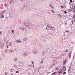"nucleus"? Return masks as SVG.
I'll list each match as a JSON object with an SVG mask.
<instances>
[{
    "label": "nucleus",
    "mask_w": 75,
    "mask_h": 75,
    "mask_svg": "<svg viewBox=\"0 0 75 75\" xmlns=\"http://www.w3.org/2000/svg\"><path fill=\"white\" fill-rule=\"evenodd\" d=\"M12 43V41H11L9 42L8 43V44L6 45L7 47L6 48H8V46H10V47H11V46Z\"/></svg>",
    "instance_id": "1"
},
{
    "label": "nucleus",
    "mask_w": 75,
    "mask_h": 75,
    "mask_svg": "<svg viewBox=\"0 0 75 75\" xmlns=\"http://www.w3.org/2000/svg\"><path fill=\"white\" fill-rule=\"evenodd\" d=\"M62 69L60 70L58 72V74L59 75H60L62 74Z\"/></svg>",
    "instance_id": "2"
},
{
    "label": "nucleus",
    "mask_w": 75,
    "mask_h": 75,
    "mask_svg": "<svg viewBox=\"0 0 75 75\" xmlns=\"http://www.w3.org/2000/svg\"><path fill=\"white\" fill-rule=\"evenodd\" d=\"M4 45V43L3 42H1L0 43V47L2 48L3 47V46Z\"/></svg>",
    "instance_id": "3"
},
{
    "label": "nucleus",
    "mask_w": 75,
    "mask_h": 75,
    "mask_svg": "<svg viewBox=\"0 0 75 75\" xmlns=\"http://www.w3.org/2000/svg\"><path fill=\"white\" fill-rule=\"evenodd\" d=\"M13 0H11L9 2V3L10 4L12 5L14 4V1Z\"/></svg>",
    "instance_id": "4"
},
{
    "label": "nucleus",
    "mask_w": 75,
    "mask_h": 75,
    "mask_svg": "<svg viewBox=\"0 0 75 75\" xmlns=\"http://www.w3.org/2000/svg\"><path fill=\"white\" fill-rule=\"evenodd\" d=\"M50 28L51 29V30L52 31H55V28H54V27H52V26H50Z\"/></svg>",
    "instance_id": "5"
},
{
    "label": "nucleus",
    "mask_w": 75,
    "mask_h": 75,
    "mask_svg": "<svg viewBox=\"0 0 75 75\" xmlns=\"http://www.w3.org/2000/svg\"><path fill=\"white\" fill-rule=\"evenodd\" d=\"M4 6L6 7H8V4L5 3L4 4Z\"/></svg>",
    "instance_id": "6"
},
{
    "label": "nucleus",
    "mask_w": 75,
    "mask_h": 75,
    "mask_svg": "<svg viewBox=\"0 0 75 75\" xmlns=\"http://www.w3.org/2000/svg\"><path fill=\"white\" fill-rule=\"evenodd\" d=\"M63 65L65 66V64H66V63H67V61L65 60H64L63 61Z\"/></svg>",
    "instance_id": "7"
},
{
    "label": "nucleus",
    "mask_w": 75,
    "mask_h": 75,
    "mask_svg": "<svg viewBox=\"0 0 75 75\" xmlns=\"http://www.w3.org/2000/svg\"><path fill=\"white\" fill-rule=\"evenodd\" d=\"M6 11L5 10H2L1 11V13H2V14H4L5 12Z\"/></svg>",
    "instance_id": "8"
},
{
    "label": "nucleus",
    "mask_w": 75,
    "mask_h": 75,
    "mask_svg": "<svg viewBox=\"0 0 75 75\" xmlns=\"http://www.w3.org/2000/svg\"><path fill=\"white\" fill-rule=\"evenodd\" d=\"M0 18H4V15L0 13Z\"/></svg>",
    "instance_id": "9"
},
{
    "label": "nucleus",
    "mask_w": 75,
    "mask_h": 75,
    "mask_svg": "<svg viewBox=\"0 0 75 75\" xmlns=\"http://www.w3.org/2000/svg\"><path fill=\"white\" fill-rule=\"evenodd\" d=\"M25 56H27L28 55V53L27 52H26L25 53Z\"/></svg>",
    "instance_id": "10"
},
{
    "label": "nucleus",
    "mask_w": 75,
    "mask_h": 75,
    "mask_svg": "<svg viewBox=\"0 0 75 75\" xmlns=\"http://www.w3.org/2000/svg\"><path fill=\"white\" fill-rule=\"evenodd\" d=\"M72 54L71 53V52H70L69 53V58H71V54Z\"/></svg>",
    "instance_id": "11"
},
{
    "label": "nucleus",
    "mask_w": 75,
    "mask_h": 75,
    "mask_svg": "<svg viewBox=\"0 0 75 75\" xmlns=\"http://www.w3.org/2000/svg\"><path fill=\"white\" fill-rule=\"evenodd\" d=\"M56 64H57V62H56V61H55L53 63V64H52V65L53 66L55 65H56Z\"/></svg>",
    "instance_id": "12"
},
{
    "label": "nucleus",
    "mask_w": 75,
    "mask_h": 75,
    "mask_svg": "<svg viewBox=\"0 0 75 75\" xmlns=\"http://www.w3.org/2000/svg\"><path fill=\"white\" fill-rule=\"evenodd\" d=\"M9 49H6L5 51V53H7V52H8V51H9Z\"/></svg>",
    "instance_id": "13"
},
{
    "label": "nucleus",
    "mask_w": 75,
    "mask_h": 75,
    "mask_svg": "<svg viewBox=\"0 0 75 75\" xmlns=\"http://www.w3.org/2000/svg\"><path fill=\"white\" fill-rule=\"evenodd\" d=\"M33 52L34 54H37V51L36 50H34Z\"/></svg>",
    "instance_id": "14"
},
{
    "label": "nucleus",
    "mask_w": 75,
    "mask_h": 75,
    "mask_svg": "<svg viewBox=\"0 0 75 75\" xmlns=\"http://www.w3.org/2000/svg\"><path fill=\"white\" fill-rule=\"evenodd\" d=\"M50 6L52 8H53V9H54V7H53V6H52V5H51V4L50 5Z\"/></svg>",
    "instance_id": "15"
},
{
    "label": "nucleus",
    "mask_w": 75,
    "mask_h": 75,
    "mask_svg": "<svg viewBox=\"0 0 75 75\" xmlns=\"http://www.w3.org/2000/svg\"><path fill=\"white\" fill-rule=\"evenodd\" d=\"M63 70H64V71H66V69H67L66 67H65V66H64L63 67Z\"/></svg>",
    "instance_id": "16"
},
{
    "label": "nucleus",
    "mask_w": 75,
    "mask_h": 75,
    "mask_svg": "<svg viewBox=\"0 0 75 75\" xmlns=\"http://www.w3.org/2000/svg\"><path fill=\"white\" fill-rule=\"evenodd\" d=\"M57 58H58V57H56L54 58L53 59V61H55L56 59H57Z\"/></svg>",
    "instance_id": "17"
},
{
    "label": "nucleus",
    "mask_w": 75,
    "mask_h": 75,
    "mask_svg": "<svg viewBox=\"0 0 75 75\" xmlns=\"http://www.w3.org/2000/svg\"><path fill=\"white\" fill-rule=\"evenodd\" d=\"M20 28L21 30H23V31H24V28H22V27H21V28Z\"/></svg>",
    "instance_id": "18"
},
{
    "label": "nucleus",
    "mask_w": 75,
    "mask_h": 75,
    "mask_svg": "<svg viewBox=\"0 0 75 75\" xmlns=\"http://www.w3.org/2000/svg\"><path fill=\"white\" fill-rule=\"evenodd\" d=\"M46 27H47V26H46L45 25H44L43 26V28H44V29H45Z\"/></svg>",
    "instance_id": "19"
},
{
    "label": "nucleus",
    "mask_w": 75,
    "mask_h": 75,
    "mask_svg": "<svg viewBox=\"0 0 75 75\" xmlns=\"http://www.w3.org/2000/svg\"><path fill=\"white\" fill-rule=\"evenodd\" d=\"M46 29L47 30H49V29H50V27L48 26H47Z\"/></svg>",
    "instance_id": "20"
},
{
    "label": "nucleus",
    "mask_w": 75,
    "mask_h": 75,
    "mask_svg": "<svg viewBox=\"0 0 75 75\" xmlns=\"http://www.w3.org/2000/svg\"><path fill=\"white\" fill-rule=\"evenodd\" d=\"M14 60L15 62H16V61H17V59L15 58L14 59Z\"/></svg>",
    "instance_id": "21"
},
{
    "label": "nucleus",
    "mask_w": 75,
    "mask_h": 75,
    "mask_svg": "<svg viewBox=\"0 0 75 75\" xmlns=\"http://www.w3.org/2000/svg\"><path fill=\"white\" fill-rule=\"evenodd\" d=\"M44 66L43 65H42L40 67V68H44Z\"/></svg>",
    "instance_id": "22"
},
{
    "label": "nucleus",
    "mask_w": 75,
    "mask_h": 75,
    "mask_svg": "<svg viewBox=\"0 0 75 75\" xmlns=\"http://www.w3.org/2000/svg\"><path fill=\"white\" fill-rule=\"evenodd\" d=\"M14 67L15 68H16V69H17V65H14Z\"/></svg>",
    "instance_id": "23"
},
{
    "label": "nucleus",
    "mask_w": 75,
    "mask_h": 75,
    "mask_svg": "<svg viewBox=\"0 0 75 75\" xmlns=\"http://www.w3.org/2000/svg\"><path fill=\"white\" fill-rule=\"evenodd\" d=\"M11 34H14V30H12L11 32Z\"/></svg>",
    "instance_id": "24"
},
{
    "label": "nucleus",
    "mask_w": 75,
    "mask_h": 75,
    "mask_svg": "<svg viewBox=\"0 0 75 75\" xmlns=\"http://www.w3.org/2000/svg\"><path fill=\"white\" fill-rule=\"evenodd\" d=\"M23 40L24 41H26L27 40V38H23Z\"/></svg>",
    "instance_id": "25"
},
{
    "label": "nucleus",
    "mask_w": 75,
    "mask_h": 75,
    "mask_svg": "<svg viewBox=\"0 0 75 75\" xmlns=\"http://www.w3.org/2000/svg\"><path fill=\"white\" fill-rule=\"evenodd\" d=\"M25 24L26 25H28V23H27V22H25Z\"/></svg>",
    "instance_id": "26"
},
{
    "label": "nucleus",
    "mask_w": 75,
    "mask_h": 75,
    "mask_svg": "<svg viewBox=\"0 0 75 75\" xmlns=\"http://www.w3.org/2000/svg\"><path fill=\"white\" fill-rule=\"evenodd\" d=\"M16 42H20V40H16Z\"/></svg>",
    "instance_id": "27"
},
{
    "label": "nucleus",
    "mask_w": 75,
    "mask_h": 75,
    "mask_svg": "<svg viewBox=\"0 0 75 75\" xmlns=\"http://www.w3.org/2000/svg\"><path fill=\"white\" fill-rule=\"evenodd\" d=\"M71 71V67L70 66L69 67L68 71Z\"/></svg>",
    "instance_id": "28"
},
{
    "label": "nucleus",
    "mask_w": 75,
    "mask_h": 75,
    "mask_svg": "<svg viewBox=\"0 0 75 75\" xmlns=\"http://www.w3.org/2000/svg\"><path fill=\"white\" fill-rule=\"evenodd\" d=\"M10 52H11L12 53H13V52H14V51H13V50H11V51H10Z\"/></svg>",
    "instance_id": "29"
},
{
    "label": "nucleus",
    "mask_w": 75,
    "mask_h": 75,
    "mask_svg": "<svg viewBox=\"0 0 75 75\" xmlns=\"http://www.w3.org/2000/svg\"><path fill=\"white\" fill-rule=\"evenodd\" d=\"M17 69H18V70L19 71H21V69L17 68Z\"/></svg>",
    "instance_id": "30"
},
{
    "label": "nucleus",
    "mask_w": 75,
    "mask_h": 75,
    "mask_svg": "<svg viewBox=\"0 0 75 75\" xmlns=\"http://www.w3.org/2000/svg\"><path fill=\"white\" fill-rule=\"evenodd\" d=\"M21 1H22V2H24V1H25V0H20Z\"/></svg>",
    "instance_id": "31"
},
{
    "label": "nucleus",
    "mask_w": 75,
    "mask_h": 75,
    "mask_svg": "<svg viewBox=\"0 0 75 75\" xmlns=\"http://www.w3.org/2000/svg\"><path fill=\"white\" fill-rule=\"evenodd\" d=\"M56 74V72H54L52 74V75H55Z\"/></svg>",
    "instance_id": "32"
},
{
    "label": "nucleus",
    "mask_w": 75,
    "mask_h": 75,
    "mask_svg": "<svg viewBox=\"0 0 75 75\" xmlns=\"http://www.w3.org/2000/svg\"><path fill=\"white\" fill-rule=\"evenodd\" d=\"M66 74V72H64L63 73V75H65Z\"/></svg>",
    "instance_id": "33"
},
{
    "label": "nucleus",
    "mask_w": 75,
    "mask_h": 75,
    "mask_svg": "<svg viewBox=\"0 0 75 75\" xmlns=\"http://www.w3.org/2000/svg\"><path fill=\"white\" fill-rule=\"evenodd\" d=\"M16 72L17 74H18V73H19V71H16Z\"/></svg>",
    "instance_id": "34"
},
{
    "label": "nucleus",
    "mask_w": 75,
    "mask_h": 75,
    "mask_svg": "<svg viewBox=\"0 0 75 75\" xmlns=\"http://www.w3.org/2000/svg\"><path fill=\"white\" fill-rule=\"evenodd\" d=\"M65 51V52H68V50H66Z\"/></svg>",
    "instance_id": "35"
},
{
    "label": "nucleus",
    "mask_w": 75,
    "mask_h": 75,
    "mask_svg": "<svg viewBox=\"0 0 75 75\" xmlns=\"http://www.w3.org/2000/svg\"><path fill=\"white\" fill-rule=\"evenodd\" d=\"M70 3H73V1H72V0H70Z\"/></svg>",
    "instance_id": "36"
},
{
    "label": "nucleus",
    "mask_w": 75,
    "mask_h": 75,
    "mask_svg": "<svg viewBox=\"0 0 75 75\" xmlns=\"http://www.w3.org/2000/svg\"><path fill=\"white\" fill-rule=\"evenodd\" d=\"M60 7H61V8H64L63 6H62V5H61Z\"/></svg>",
    "instance_id": "37"
},
{
    "label": "nucleus",
    "mask_w": 75,
    "mask_h": 75,
    "mask_svg": "<svg viewBox=\"0 0 75 75\" xmlns=\"http://www.w3.org/2000/svg\"><path fill=\"white\" fill-rule=\"evenodd\" d=\"M52 13H55V12H54V10H52Z\"/></svg>",
    "instance_id": "38"
},
{
    "label": "nucleus",
    "mask_w": 75,
    "mask_h": 75,
    "mask_svg": "<svg viewBox=\"0 0 75 75\" xmlns=\"http://www.w3.org/2000/svg\"><path fill=\"white\" fill-rule=\"evenodd\" d=\"M64 12L65 14H67V11H64Z\"/></svg>",
    "instance_id": "39"
},
{
    "label": "nucleus",
    "mask_w": 75,
    "mask_h": 75,
    "mask_svg": "<svg viewBox=\"0 0 75 75\" xmlns=\"http://www.w3.org/2000/svg\"><path fill=\"white\" fill-rule=\"evenodd\" d=\"M32 64H33V65H34V62L33 61H32V62H31Z\"/></svg>",
    "instance_id": "40"
},
{
    "label": "nucleus",
    "mask_w": 75,
    "mask_h": 75,
    "mask_svg": "<svg viewBox=\"0 0 75 75\" xmlns=\"http://www.w3.org/2000/svg\"><path fill=\"white\" fill-rule=\"evenodd\" d=\"M59 69V68L58 67H57L56 69V70H58V69Z\"/></svg>",
    "instance_id": "41"
},
{
    "label": "nucleus",
    "mask_w": 75,
    "mask_h": 75,
    "mask_svg": "<svg viewBox=\"0 0 75 75\" xmlns=\"http://www.w3.org/2000/svg\"><path fill=\"white\" fill-rule=\"evenodd\" d=\"M73 18H75V14H74L73 15Z\"/></svg>",
    "instance_id": "42"
},
{
    "label": "nucleus",
    "mask_w": 75,
    "mask_h": 75,
    "mask_svg": "<svg viewBox=\"0 0 75 75\" xmlns=\"http://www.w3.org/2000/svg\"><path fill=\"white\" fill-rule=\"evenodd\" d=\"M19 63H21V64H22V62H21V61H19Z\"/></svg>",
    "instance_id": "43"
},
{
    "label": "nucleus",
    "mask_w": 75,
    "mask_h": 75,
    "mask_svg": "<svg viewBox=\"0 0 75 75\" xmlns=\"http://www.w3.org/2000/svg\"><path fill=\"white\" fill-rule=\"evenodd\" d=\"M72 24H74V21H73L71 22Z\"/></svg>",
    "instance_id": "44"
},
{
    "label": "nucleus",
    "mask_w": 75,
    "mask_h": 75,
    "mask_svg": "<svg viewBox=\"0 0 75 75\" xmlns=\"http://www.w3.org/2000/svg\"><path fill=\"white\" fill-rule=\"evenodd\" d=\"M69 31L66 30L65 31V32H69Z\"/></svg>",
    "instance_id": "45"
},
{
    "label": "nucleus",
    "mask_w": 75,
    "mask_h": 75,
    "mask_svg": "<svg viewBox=\"0 0 75 75\" xmlns=\"http://www.w3.org/2000/svg\"><path fill=\"white\" fill-rule=\"evenodd\" d=\"M43 60L41 62V64H42L43 63Z\"/></svg>",
    "instance_id": "46"
},
{
    "label": "nucleus",
    "mask_w": 75,
    "mask_h": 75,
    "mask_svg": "<svg viewBox=\"0 0 75 75\" xmlns=\"http://www.w3.org/2000/svg\"><path fill=\"white\" fill-rule=\"evenodd\" d=\"M1 33H2V32L1 31L0 32V34H1Z\"/></svg>",
    "instance_id": "47"
},
{
    "label": "nucleus",
    "mask_w": 75,
    "mask_h": 75,
    "mask_svg": "<svg viewBox=\"0 0 75 75\" xmlns=\"http://www.w3.org/2000/svg\"><path fill=\"white\" fill-rule=\"evenodd\" d=\"M74 12L75 13V8H74Z\"/></svg>",
    "instance_id": "48"
},
{
    "label": "nucleus",
    "mask_w": 75,
    "mask_h": 75,
    "mask_svg": "<svg viewBox=\"0 0 75 75\" xmlns=\"http://www.w3.org/2000/svg\"><path fill=\"white\" fill-rule=\"evenodd\" d=\"M33 68H34V66L33 65Z\"/></svg>",
    "instance_id": "49"
},
{
    "label": "nucleus",
    "mask_w": 75,
    "mask_h": 75,
    "mask_svg": "<svg viewBox=\"0 0 75 75\" xmlns=\"http://www.w3.org/2000/svg\"><path fill=\"white\" fill-rule=\"evenodd\" d=\"M67 23H66V22H65V25H67Z\"/></svg>",
    "instance_id": "50"
},
{
    "label": "nucleus",
    "mask_w": 75,
    "mask_h": 75,
    "mask_svg": "<svg viewBox=\"0 0 75 75\" xmlns=\"http://www.w3.org/2000/svg\"><path fill=\"white\" fill-rule=\"evenodd\" d=\"M16 42V44H18V42Z\"/></svg>",
    "instance_id": "51"
},
{
    "label": "nucleus",
    "mask_w": 75,
    "mask_h": 75,
    "mask_svg": "<svg viewBox=\"0 0 75 75\" xmlns=\"http://www.w3.org/2000/svg\"><path fill=\"white\" fill-rule=\"evenodd\" d=\"M29 66H30V67H31L32 65H29Z\"/></svg>",
    "instance_id": "52"
},
{
    "label": "nucleus",
    "mask_w": 75,
    "mask_h": 75,
    "mask_svg": "<svg viewBox=\"0 0 75 75\" xmlns=\"http://www.w3.org/2000/svg\"><path fill=\"white\" fill-rule=\"evenodd\" d=\"M5 74V75H7V73H6Z\"/></svg>",
    "instance_id": "53"
},
{
    "label": "nucleus",
    "mask_w": 75,
    "mask_h": 75,
    "mask_svg": "<svg viewBox=\"0 0 75 75\" xmlns=\"http://www.w3.org/2000/svg\"><path fill=\"white\" fill-rule=\"evenodd\" d=\"M44 42H45V40H44Z\"/></svg>",
    "instance_id": "54"
},
{
    "label": "nucleus",
    "mask_w": 75,
    "mask_h": 75,
    "mask_svg": "<svg viewBox=\"0 0 75 75\" xmlns=\"http://www.w3.org/2000/svg\"><path fill=\"white\" fill-rule=\"evenodd\" d=\"M74 8H75V6H74Z\"/></svg>",
    "instance_id": "55"
},
{
    "label": "nucleus",
    "mask_w": 75,
    "mask_h": 75,
    "mask_svg": "<svg viewBox=\"0 0 75 75\" xmlns=\"http://www.w3.org/2000/svg\"><path fill=\"white\" fill-rule=\"evenodd\" d=\"M1 60V58H0V61Z\"/></svg>",
    "instance_id": "56"
},
{
    "label": "nucleus",
    "mask_w": 75,
    "mask_h": 75,
    "mask_svg": "<svg viewBox=\"0 0 75 75\" xmlns=\"http://www.w3.org/2000/svg\"><path fill=\"white\" fill-rule=\"evenodd\" d=\"M74 74H75V72H74Z\"/></svg>",
    "instance_id": "57"
},
{
    "label": "nucleus",
    "mask_w": 75,
    "mask_h": 75,
    "mask_svg": "<svg viewBox=\"0 0 75 75\" xmlns=\"http://www.w3.org/2000/svg\"><path fill=\"white\" fill-rule=\"evenodd\" d=\"M9 16H10V14H9Z\"/></svg>",
    "instance_id": "58"
},
{
    "label": "nucleus",
    "mask_w": 75,
    "mask_h": 75,
    "mask_svg": "<svg viewBox=\"0 0 75 75\" xmlns=\"http://www.w3.org/2000/svg\"><path fill=\"white\" fill-rule=\"evenodd\" d=\"M52 72H53V71H52Z\"/></svg>",
    "instance_id": "59"
},
{
    "label": "nucleus",
    "mask_w": 75,
    "mask_h": 75,
    "mask_svg": "<svg viewBox=\"0 0 75 75\" xmlns=\"http://www.w3.org/2000/svg\"><path fill=\"white\" fill-rule=\"evenodd\" d=\"M0 75H1V74H0Z\"/></svg>",
    "instance_id": "60"
}]
</instances>
